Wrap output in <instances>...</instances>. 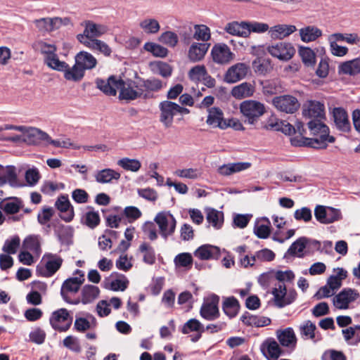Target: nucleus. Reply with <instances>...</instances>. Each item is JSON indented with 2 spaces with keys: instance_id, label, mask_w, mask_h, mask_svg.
<instances>
[{
  "instance_id": "nucleus-1",
  "label": "nucleus",
  "mask_w": 360,
  "mask_h": 360,
  "mask_svg": "<svg viewBox=\"0 0 360 360\" xmlns=\"http://www.w3.org/2000/svg\"><path fill=\"white\" fill-rule=\"evenodd\" d=\"M163 86L162 82L159 79H144L136 75L134 79H120L119 98L126 101L137 98L147 100L153 98L154 93L160 91Z\"/></svg>"
},
{
  "instance_id": "nucleus-2",
  "label": "nucleus",
  "mask_w": 360,
  "mask_h": 360,
  "mask_svg": "<svg viewBox=\"0 0 360 360\" xmlns=\"http://www.w3.org/2000/svg\"><path fill=\"white\" fill-rule=\"evenodd\" d=\"M323 120H309L307 123L310 135L313 138L293 137L290 139L291 144L296 147H310L316 149H325L328 143H334L335 139L330 136L329 127L323 123Z\"/></svg>"
},
{
  "instance_id": "nucleus-3",
  "label": "nucleus",
  "mask_w": 360,
  "mask_h": 360,
  "mask_svg": "<svg viewBox=\"0 0 360 360\" xmlns=\"http://www.w3.org/2000/svg\"><path fill=\"white\" fill-rule=\"evenodd\" d=\"M240 111L245 118V122L254 124L265 113L266 108L263 103L257 101L246 100L240 104Z\"/></svg>"
},
{
  "instance_id": "nucleus-4",
  "label": "nucleus",
  "mask_w": 360,
  "mask_h": 360,
  "mask_svg": "<svg viewBox=\"0 0 360 360\" xmlns=\"http://www.w3.org/2000/svg\"><path fill=\"white\" fill-rule=\"evenodd\" d=\"M42 260L44 266H37V273L43 277L49 278L53 276L62 266L63 259L56 254L46 253Z\"/></svg>"
},
{
  "instance_id": "nucleus-5",
  "label": "nucleus",
  "mask_w": 360,
  "mask_h": 360,
  "mask_svg": "<svg viewBox=\"0 0 360 360\" xmlns=\"http://www.w3.org/2000/svg\"><path fill=\"white\" fill-rule=\"evenodd\" d=\"M49 323L51 327L58 332L68 330L72 323V316H70L68 309L60 308L52 312Z\"/></svg>"
},
{
  "instance_id": "nucleus-6",
  "label": "nucleus",
  "mask_w": 360,
  "mask_h": 360,
  "mask_svg": "<svg viewBox=\"0 0 360 360\" xmlns=\"http://www.w3.org/2000/svg\"><path fill=\"white\" fill-rule=\"evenodd\" d=\"M274 304L278 308H283L292 304L297 298V294L295 289L287 291L285 284L279 283L278 287L272 290Z\"/></svg>"
},
{
  "instance_id": "nucleus-7",
  "label": "nucleus",
  "mask_w": 360,
  "mask_h": 360,
  "mask_svg": "<svg viewBox=\"0 0 360 360\" xmlns=\"http://www.w3.org/2000/svg\"><path fill=\"white\" fill-rule=\"evenodd\" d=\"M84 30L82 34L77 35V39L83 44V41H95L97 37L104 34L108 29L105 25L96 24L91 20L84 22Z\"/></svg>"
},
{
  "instance_id": "nucleus-8",
  "label": "nucleus",
  "mask_w": 360,
  "mask_h": 360,
  "mask_svg": "<svg viewBox=\"0 0 360 360\" xmlns=\"http://www.w3.org/2000/svg\"><path fill=\"white\" fill-rule=\"evenodd\" d=\"M154 220L159 226L161 236L165 240L174 233L176 221L172 214L159 212Z\"/></svg>"
},
{
  "instance_id": "nucleus-9",
  "label": "nucleus",
  "mask_w": 360,
  "mask_h": 360,
  "mask_svg": "<svg viewBox=\"0 0 360 360\" xmlns=\"http://www.w3.org/2000/svg\"><path fill=\"white\" fill-rule=\"evenodd\" d=\"M219 297L217 295H212L205 300L200 309V316L207 321H214L220 316L219 311Z\"/></svg>"
},
{
  "instance_id": "nucleus-10",
  "label": "nucleus",
  "mask_w": 360,
  "mask_h": 360,
  "mask_svg": "<svg viewBox=\"0 0 360 360\" xmlns=\"http://www.w3.org/2000/svg\"><path fill=\"white\" fill-rule=\"evenodd\" d=\"M267 51L274 58L282 61L290 60L295 53V49L290 43L278 42L269 46Z\"/></svg>"
},
{
  "instance_id": "nucleus-11",
  "label": "nucleus",
  "mask_w": 360,
  "mask_h": 360,
  "mask_svg": "<svg viewBox=\"0 0 360 360\" xmlns=\"http://www.w3.org/2000/svg\"><path fill=\"white\" fill-rule=\"evenodd\" d=\"M272 103L278 110L289 114L295 112L300 106L297 98L291 95L276 96Z\"/></svg>"
},
{
  "instance_id": "nucleus-12",
  "label": "nucleus",
  "mask_w": 360,
  "mask_h": 360,
  "mask_svg": "<svg viewBox=\"0 0 360 360\" xmlns=\"http://www.w3.org/2000/svg\"><path fill=\"white\" fill-rule=\"evenodd\" d=\"M359 297V293L355 289L346 288L342 289L333 298L334 306L339 309H347L349 304L356 300Z\"/></svg>"
},
{
  "instance_id": "nucleus-13",
  "label": "nucleus",
  "mask_w": 360,
  "mask_h": 360,
  "mask_svg": "<svg viewBox=\"0 0 360 360\" xmlns=\"http://www.w3.org/2000/svg\"><path fill=\"white\" fill-rule=\"evenodd\" d=\"M76 274H79L78 277H71L66 279L60 289V295L65 302H69V297L67 295V292H77L80 288V286L84 281V273L77 269L75 271Z\"/></svg>"
},
{
  "instance_id": "nucleus-14",
  "label": "nucleus",
  "mask_w": 360,
  "mask_h": 360,
  "mask_svg": "<svg viewBox=\"0 0 360 360\" xmlns=\"http://www.w3.org/2000/svg\"><path fill=\"white\" fill-rule=\"evenodd\" d=\"M160 122L165 128L172 127L174 117L176 115V103L166 100L160 103Z\"/></svg>"
},
{
  "instance_id": "nucleus-15",
  "label": "nucleus",
  "mask_w": 360,
  "mask_h": 360,
  "mask_svg": "<svg viewBox=\"0 0 360 360\" xmlns=\"http://www.w3.org/2000/svg\"><path fill=\"white\" fill-rule=\"evenodd\" d=\"M211 56L214 63L224 65L233 60L234 53L231 52L227 44L220 43L213 46Z\"/></svg>"
},
{
  "instance_id": "nucleus-16",
  "label": "nucleus",
  "mask_w": 360,
  "mask_h": 360,
  "mask_svg": "<svg viewBox=\"0 0 360 360\" xmlns=\"http://www.w3.org/2000/svg\"><path fill=\"white\" fill-rule=\"evenodd\" d=\"M302 115L304 117L309 118L310 120H325V106L320 101H309L308 103L304 106Z\"/></svg>"
},
{
  "instance_id": "nucleus-17",
  "label": "nucleus",
  "mask_w": 360,
  "mask_h": 360,
  "mask_svg": "<svg viewBox=\"0 0 360 360\" xmlns=\"http://www.w3.org/2000/svg\"><path fill=\"white\" fill-rule=\"evenodd\" d=\"M207 124L214 128L218 127L221 129H226L230 126L224 118V112L219 107H212L207 109Z\"/></svg>"
},
{
  "instance_id": "nucleus-18",
  "label": "nucleus",
  "mask_w": 360,
  "mask_h": 360,
  "mask_svg": "<svg viewBox=\"0 0 360 360\" xmlns=\"http://www.w3.org/2000/svg\"><path fill=\"white\" fill-rule=\"evenodd\" d=\"M262 354L268 360H277L282 354V349L273 338H266L260 345Z\"/></svg>"
},
{
  "instance_id": "nucleus-19",
  "label": "nucleus",
  "mask_w": 360,
  "mask_h": 360,
  "mask_svg": "<svg viewBox=\"0 0 360 360\" xmlns=\"http://www.w3.org/2000/svg\"><path fill=\"white\" fill-rule=\"evenodd\" d=\"M56 207L62 213L60 215L61 219L65 222H70L75 216L74 207L71 205L68 195H60L55 202Z\"/></svg>"
},
{
  "instance_id": "nucleus-20",
  "label": "nucleus",
  "mask_w": 360,
  "mask_h": 360,
  "mask_svg": "<svg viewBox=\"0 0 360 360\" xmlns=\"http://www.w3.org/2000/svg\"><path fill=\"white\" fill-rule=\"evenodd\" d=\"M248 72V67L243 63H237L228 69L225 75L224 81L226 83L232 84L243 79Z\"/></svg>"
},
{
  "instance_id": "nucleus-21",
  "label": "nucleus",
  "mask_w": 360,
  "mask_h": 360,
  "mask_svg": "<svg viewBox=\"0 0 360 360\" xmlns=\"http://www.w3.org/2000/svg\"><path fill=\"white\" fill-rule=\"evenodd\" d=\"M193 255L200 260L218 259L220 257L219 248L210 244L202 245L198 247Z\"/></svg>"
},
{
  "instance_id": "nucleus-22",
  "label": "nucleus",
  "mask_w": 360,
  "mask_h": 360,
  "mask_svg": "<svg viewBox=\"0 0 360 360\" xmlns=\"http://www.w3.org/2000/svg\"><path fill=\"white\" fill-rule=\"evenodd\" d=\"M333 118L336 128L341 131L347 132L351 126L347 111L342 108H335L333 110Z\"/></svg>"
},
{
  "instance_id": "nucleus-23",
  "label": "nucleus",
  "mask_w": 360,
  "mask_h": 360,
  "mask_svg": "<svg viewBox=\"0 0 360 360\" xmlns=\"http://www.w3.org/2000/svg\"><path fill=\"white\" fill-rule=\"evenodd\" d=\"M180 330L183 334L196 332L197 333L191 337V341L196 342L200 339L205 329L204 326L198 319H191L183 325Z\"/></svg>"
},
{
  "instance_id": "nucleus-24",
  "label": "nucleus",
  "mask_w": 360,
  "mask_h": 360,
  "mask_svg": "<svg viewBox=\"0 0 360 360\" xmlns=\"http://www.w3.org/2000/svg\"><path fill=\"white\" fill-rule=\"evenodd\" d=\"M23 207L22 200L17 197L6 198L0 202V209L7 215L17 214Z\"/></svg>"
},
{
  "instance_id": "nucleus-25",
  "label": "nucleus",
  "mask_w": 360,
  "mask_h": 360,
  "mask_svg": "<svg viewBox=\"0 0 360 360\" xmlns=\"http://www.w3.org/2000/svg\"><path fill=\"white\" fill-rule=\"evenodd\" d=\"M276 336L279 343L285 347L294 349L296 347L297 338L292 328H287L284 330H278Z\"/></svg>"
},
{
  "instance_id": "nucleus-26",
  "label": "nucleus",
  "mask_w": 360,
  "mask_h": 360,
  "mask_svg": "<svg viewBox=\"0 0 360 360\" xmlns=\"http://www.w3.org/2000/svg\"><path fill=\"white\" fill-rule=\"evenodd\" d=\"M96 84L98 89L109 96H115L116 88L120 89V79H117L113 75L110 76L108 80L97 79Z\"/></svg>"
},
{
  "instance_id": "nucleus-27",
  "label": "nucleus",
  "mask_w": 360,
  "mask_h": 360,
  "mask_svg": "<svg viewBox=\"0 0 360 360\" xmlns=\"http://www.w3.org/2000/svg\"><path fill=\"white\" fill-rule=\"evenodd\" d=\"M49 139V135L37 128H31L23 138V141L30 145H39Z\"/></svg>"
},
{
  "instance_id": "nucleus-28",
  "label": "nucleus",
  "mask_w": 360,
  "mask_h": 360,
  "mask_svg": "<svg viewBox=\"0 0 360 360\" xmlns=\"http://www.w3.org/2000/svg\"><path fill=\"white\" fill-rule=\"evenodd\" d=\"M240 321L248 326L264 327L271 324V319L266 316L252 315L245 311L240 317Z\"/></svg>"
},
{
  "instance_id": "nucleus-29",
  "label": "nucleus",
  "mask_w": 360,
  "mask_h": 360,
  "mask_svg": "<svg viewBox=\"0 0 360 360\" xmlns=\"http://www.w3.org/2000/svg\"><path fill=\"white\" fill-rule=\"evenodd\" d=\"M209 47L210 44L207 43H193L188 50V58L192 62L201 60L205 57Z\"/></svg>"
},
{
  "instance_id": "nucleus-30",
  "label": "nucleus",
  "mask_w": 360,
  "mask_h": 360,
  "mask_svg": "<svg viewBox=\"0 0 360 360\" xmlns=\"http://www.w3.org/2000/svg\"><path fill=\"white\" fill-rule=\"evenodd\" d=\"M248 27L247 21H233L226 25L224 30L231 35L246 38L248 37Z\"/></svg>"
},
{
  "instance_id": "nucleus-31",
  "label": "nucleus",
  "mask_w": 360,
  "mask_h": 360,
  "mask_svg": "<svg viewBox=\"0 0 360 360\" xmlns=\"http://www.w3.org/2000/svg\"><path fill=\"white\" fill-rule=\"evenodd\" d=\"M264 128L268 130L281 131L285 135L289 136L295 134V127L285 120L274 121L273 120H269L264 126Z\"/></svg>"
},
{
  "instance_id": "nucleus-32",
  "label": "nucleus",
  "mask_w": 360,
  "mask_h": 360,
  "mask_svg": "<svg viewBox=\"0 0 360 360\" xmlns=\"http://www.w3.org/2000/svg\"><path fill=\"white\" fill-rule=\"evenodd\" d=\"M296 27L291 25H277L271 27L269 33L273 39H282L296 31Z\"/></svg>"
},
{
  "instance_id": "nucleus-33",
  "label": "nucleus",
  "mask_w": 360,
  "mask_h": 360,
  "mask_svg": "<svg viewBox=\"0 0 360 360\" xmlns=\"http://www.w3.org/2000/svg\"><path fill=\"white\" fill-rule=\"evenodd\" d=\"M307 238L300 237L291 244L285 252L284 257L287 258L288 255H290L297 257L299 258H303L305 255L304 250L307 248Z\"/></svg>"
},
{
  "instance_id": "nucleus-34",
  "label": "nucleus",
  "mask_w": 360,
  "mask_h": 360,
  "mask_svg": "<svg viewBox=\"0 0 360 360\" xmlns=\"http://www.w3.org/2000/svg\"><path fill=\"white\" fill-rule=\"evenodd\" d=\"M75 63L85 72L86 70L93 69L97 64V60L92 54L80 51L75 56Z\"/></svg>"
},
{
  "instance_id": "nucleus-35",
  "label": "nucleus",
  "mask_w": 360,
  "mask_h": 360,
  "mask_svg": "<svg viewBox=\"0 0 360 360\" xmlns=\"http://www.w3.org/2000/svg\"><path fill=\"white\" fill-rule=\"evenodd\" d=\"M338 73L351 76L360 73V58L340 63L338 66Z\"/></svg>"
},
{
  "instance_id": "nucleus-36",
  "label": "nucleus",
  "mask_w": 360,
  "mask_h": 360,
  "mask_svg": "<svg viewBox=\"0 0 360 360\" xmlns=\"http://www.w3.org/2000/svg\"><path fill=\"white\" fill-rule=\"evenodd\" d=\"M270 226V221L266 217L257 219L254 226V233L259 238H267L271 233Z\"/></svg>"
},
{
  "instance_id": "nucleus-37",
  "label": "nucleus",
  "mask_w": 360,
  "mask_h": 360,
  "mask_svg": "<svg viewBox=\"0 0 360 360\" xmlns=\"http://www.w3.org/2000/svg\"><path fill=\"white\" fill-rule=\"evenodd\" d=\"M89 210L81 219V221L83 224H85L89 228L94 229L98 226L100 224L101 219L98 211H94V207L88 206Z\"/></svg>"
},
{
  "instance_id": "nucleus-38",
  "label": "nucleus",
  "mask_w": 360,
  "mask_h": 360,
  "mask_svg": "<svg viewBox=\"0 0 360 360\" xmlns=\"http://www.w3.org/2000/svg\"><path fill=\"white\" fill-rule=\"evenodd\" d=\"M120 174L112 169H103L98 171L95 174L96 181L100 184L110 183L112 179L118 180Z\"/></svg>"
},
{
  "instance_id": "nucleus-39",
  "label": "nucleus",
  "mask_w": 360,
  "mask_h": 360,
  "mask_svg": "<svg viewBox=\"0 0 360 360\" xmlns=\"http://www.w3.org/2000/svg\"><path fill=\"white\" fill-rule=\"evenodd\" d=\"M255 91L252 84L248 82H243L234 86L231 90V95L238 99L251 96Z\"/></svg>"
},
{
  "instance_id": "nucleus-40",
  "label": "nucleus",
  "mask_w": 360,
  "mask_h": 360,
  "mask_svg": "<svg viewBox=\"0 0 360 360\" xmlns=\"http://www.w3.org/2000/svg\"><path fill=\"white\" fill-rule=\"evenodd\" d=\"M240 304L234 297H229L224 300L222 304V309L225 314L229 318L235 317L239 310Z\"/></svg>"
},
{
  "instance_id": "nucleus-41",
  "label": "nucleus",
  "mask_w": 360,
  "mask_h": 360,
  "mask_svg": "<svg viewBox=\"0 0 360 360\" xmlns=\"http://www.w3.org/2000/svg\"><path fill=\"white\" fill-rule=\"evenodd\" d=\"M206 219L214 229H219L224 224V213L214 208H209L207 211Z\"/></svg>"
},
{
  "instance_id": "nucleus-42",
  "label": "nucleus",
  "mask_w": 360,
  "mask_h": 360,
  "mask_svg": "<svg viewBox=\"0 0 360 360\" xmlns=\"http://www.w3.org/2000/svg\"><path fill=\"white\" fill-rule=\"evenodd\" d=\"M143 254V262L147 264L153 265L155 263L156 257L154 248L148 243H142L138 249Z\"/></svg>"
},
{
  "instance_id": "nucleus-43",
  "label": "nucleus",
  "mask_w": 360,
  "mask_h": 360,
  "mask_svg": "<svg viewBox=\"0 0 360 360\" xmlns=\"http://www.w3.org/2000/svg\"><path fill=\"white\" fill-rule=\"evenodd\" d=\"M301 39L304 42L314 41L322 34V31L314 26H307L300 30Z\"/></svg>"
},
{
  "instance_id": "nucleus-44",
  "label": "nucleus",
  "mask_w": 360,
  "mask_h": 360,
  "mask_svg": "<svg viewBox=\"0 0 360 360\" xmlns=\"http://www.w3.org/2000/svg\"><path fill=\"white\" fill-rule=\"evenodd\" d=\"M100 293L98 287L93 285H85L82 290V302L86 304L96 299Z\"/></svg>"
},
{
  "instance_id": "nucleus-45",
  "label": "nucleus",
  "mask_w": 360,
  "mask_h": 360,
  "mask_svg": "<svg viewBox=\"0 0 360 360\" xmlns=\"http://www.w3.org/2000/svg\"><path fill=\"white\" fill-rule=\"evenodd\" d=\"M63 72L66 80L77 82L82 79L85 72L75 63L72 68L68 64V68Z\"/></svg>"
},
{
  "instance_id": "nucleus-46",
  "label": "nucleus",
  "mask_w": 360,
  "mask_h": 360,
  "mask_svg": "<svg viewBox=\"0 0 360 360\" xmlns=\"http://www.w3.org/2000/svg\"><path fill=\"white\" fill-rule=\"evenodd\" d=\"M83 45L93 51H98L105 56H110L112 53L110 47L105 42L99 39L83 41Z\"/></svg>"
},
{
  "instance_id": "nucleus-47",
  "label": "nucleus",
  "mask_w": 360,
  "mask_h": 360,
  "mask_svg": "<svg viewBox=\"0 0 360 360\" xmlns=\"http://www.w3.org/2000/svg\"><path fill=\"white\" fill-rule=\"evenodd\" d=\"M252 67L255 72L259 75H265L272 68L270 59L262 57L257 58L252 62Z\"/></svg>"
},
{
  "instance_id": "nucleus-48",
  "label": "nucleus",
  "mask_w": 360,
  "mask_h": 360,
  "mask_svg": "<svg viewBox=\"0 0 360 360\" xmlns=\"http://www.w3.org/2000/svg\"><path fill=\"white\" fill-rule=\"evenodd\" d=\"M299 54L305 66L314 67L316 63V54L308 47H300Z\"/></svg>"
},
{
  "instance_id": "nucleus-49",
  "label": "nucleus",
  "mask_w": 360,
  "mask_h": 360,
  "mask_svg": "<svg viewBox=\"0 0 360 360\" xmlns=\"http://www.w3.org/2000/svg\"><path fill=\"white\" fill-rule=\"evenodd\" d=\"M300 332L302 337L305 339L314 340L316 325L311 321L307 320L300 326Z\"/></svg>"
},
{
  "instance_id": "nucleus-50",
  "label": "nucleus",
  "mask_w": 360,
  "mask_h": 360,
  "mask_svg": "<svg viewBox=\"0 0 360 360\" xmlns=\"http://www.w3.org/2000/svg\"><path fill=\"white\" fill-rule=\"evenodd\" d=\"M143 48L146 51L151 53L155 57L165 58L167 56V48L153 42H146Z\"/></svg>"
},
{
  "instance_id": "nucleus-51",
  "label": "nucleus",
  "mask_w": 360,
  "mask_h": 360,
  "mask_svg": "<svg viewBox=\"0 0 360 360\" xmlns=\"http://www.w3.org/2000/svg\"><path fill=\"white\" fill-rule=\"evenodd\" d=\"M193 262V257L188 252L179 253L174 259V263L176 267L191 269Z\"/></svg>"
},
{
  "instance_id": "nucleus-52",
  "label": "nucleus",
  "mask_w": 360,
  "mask_h": 360,
  "mask_svg": "<svg viewBox=\"0 0 360 360\" xmlns=\"http://www.w3.org/2000/svg\"><path fill=\"white\" fill-rule=\"evenodd\" d=\"M139 25L147 34H156L160 29L158 21L152 18L142 20Z\"/></svg>"
},
{
  "instance_id": "nucleus-53",
  "label": "nucleus",
  "mask_w": 360,
  "mask_h": 360,
  "mask_svg": "<svg viewBox=\"0 0 360 360\" xmlns=\"http://www.w3.org/2000/svg\"><path fill=\"white\" fill-rule=\"evenodd\" d=\"M46 64L53 70L63 72L68 68V63L59 60L57 54L52 55L51 58H44Z\"/></svg>"
},
{
  "instance_id": "nucleus-54",
  "label": "nucleus",
  "mask_w": 360,
  "mask_h": 360,
  "mask_svg": "<svg viewBox=\"0 0 360 360\" xmlns=\"http://www.w3.org/2000/svg\"><path fill=\"white\" fill-rule=\"evenodd\" d=\"M117 276L122 277V278H117L112 281L110 283V290L113 291H124L125 289H127L129 285V281L127 278L124 275L119 274L117 272L112 273L111 276Z\"/></svg>"
},
{
  "instance_id": "nucleus-55",
  "label": "nucleus",
  "mask_w": 360,
  "mask_h": 360,
  "mask_svg": "<svg viewBox=\"0 0 360 360\" xmlns=\"http://www.w3.org/2000/svg\"><path fill=\"white\" fill-rule=\"evenodd\" d=\"M117 164L123 169L131 172H137L141 167V164L138 160L127 158L120 160Z\"/></svg>"
},
{
  "instance_id": "nucleus-56",
  "label": "nucleus",
  "mask_w": 360,
  "mask_h": 360,
  "mask_svg": "<svg viewBox=\"0 0 360 360\" xmlns=\"http://www.w3.org/2000/svg\"><path fill=\"white\" fill-rule=\"evenodd\" d=\"M195 33L193 37L196 40L207 41L210 39V30L205 25H195Z\"/></svg>"
},
{
  "instance_id": "nucleus-57",
  "label": "nucleus",
  "mask_w": 360,
  "mask_h": 360,
  "mask_svg": "<svg viewBox=\"0 0 360 360\" xmlns=\"http://www.w3.org/2000/svg\"><path fill=\"white\" fill-rule=\"evenodd\" d=\"M63 345L65 347L76 353H79L82 350L78 338L73 335L67 336L63 340Z\"/></svg>"
},
{
  "instance_id": "nucleus-58",
  "label": "nucleus",
  "mask_w": 360,
  "mask_h": 360,
  "mask_svg": "<svg viewBox=\"0 0 360 360\" xmlns=\"http://www.w3.org/2000/svg\"><path fill=\"white\" fill-rule=\"evenodd\" d=\"M20 238L18 236H15L11 240H6L2 250L7 254H15L20 246Z\"/></svg>"
},
{
  "instance_id": "nucleus-59",
  "label": "nucleus",
  "mask_w": 360,
  "mask_h": 360,
  "mask_svg": "<svg viewBox=\"0 0 360 360\" xmlns=\"http://www.w3.org/2000/svg\"><path fill=\"white\" fill-rule=\"evenodd\" d=\"M159 41L170 47H174L178 43V36L173 32L167 31L160 36Z\"/></svg>"
},
{
  "instance_id": "nucleus-60",
  "label": "nucleus",
  "mask_w": 360,
  "mask_h": 360,
  "mask_svg": "<svg viewBox=\"0 0 360 360\" xmlns=\"http://www.w3.org/2000/svg\"><path fill=\"white\" fill-rule=\"evenodd\" d=\"M37 47L42 54L45 55V58H51L52 55L56 54L57 48L54 44L39 41L37 44Z\"/></svg>"
},
{
  "instance_id": "nucleus-61",
  "label": "nucleus",
  "mask_w": 360,
  "mask_h": 360,
  "mask_svg": "<svg viewBox=\"0 0 360 360\" xmlns=\"http://www.w3.org/2000/svg\"><path fill=\"white\" fill-rule=\"evenodd\" d=\"M23 248L33 252H37L40 250V243L36 236H30L23 241Z\"/></svg>"
},
{
  "instance_id": "nucleus-62",
  "label": "nucleus",
  "mask_w": 360,
  "mask_h": 360,
  "mask_svg": "<svg viewBox=\"0 0 360 360\" xmlns=\"http://www.w3.org/2000/svg\"><path fill=\"white\" fill-rule=\"evenodd\" d=\"M4 179L6 180V184L8 183L11 186H14L17 184V174L16 169L13 165H8L4 167Z\"/></svg>"
},
{
  "instance_id": "nucleus-63",
  "label": "nucleus",
  "mask_w": 360,
  "mask_h": 360,
  "mask_svg": "<svg viewBox=\"0 0 360 360\" xmlns=\"http://www.w3.org/2000/svg\"><path fill=\"white\" fill-rule=\"evenodd\" d=\"M294 217L297 221L309 222L312 218L311 210L307 207H303L295 210Z\"/></svg>"
},
{
  "instance_id": "nucleus-64",
  "label": "nucleus",
  "mask_w": 360,
  "mask_h": 360,
  "mask_svg": "<svg viewBox=\"0 0 360 360\" xmlns=\"http://www.w3.org/2000/svg\"><path fill=\"white\" fill-rule=\"evenodd\" d=\"M321 360H347V357L342 352L330 349L323 354Z\"/></svg>"
}]
</instances>
